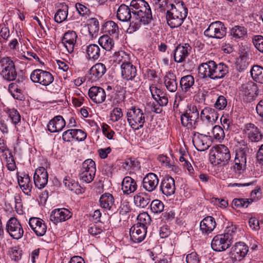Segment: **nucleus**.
<instances>
[{"label":"nucleus","mask_w":263,"mask_h":263,"mask_svg":"<svg viewBox=\"0 0 263 263\" xmlns=\"http://www.w3.org/2000/svg\"><path fill=\"white\" fill-rule=\"evenodd\" d=\"M133 17L129 28L135 31L141 24L147 25L151 23L153 16L148 3L144 0H132L130 3Z\"/></svg>","instance_id":"obj_1"},{"label":"nucleus","mask_w":263,"mask_h":263,"mask_svg":"<svg viewBox=\"0 0 263 263\" xmlns=\"http://www.w3.org/2000/svg\"><path fill=\"white\" fill-rule=\"evenodd\" d=\"M171 9L167 10L166 18L168 25L172 28L179 27L187 15V9L183 1L175 0L170 4Z\"/></svg>","instance_id":"obj_2"},{"label":"nucleus","mask_w":263,"mask_h":263,"mask_svg":"<svg viewBox=\"0 0 263 263\" xmlns=\"http://www.w3.org/2000/svg\"><path fill=\"white\" fill-rule=\"evenodd\" d=\"M199 116V111L195 105H187L185 111L181 115V123L188 129H195L197 125Z\"/></svg>","instance_id":"obj_3"},{"label":"nucleus","mask_w":263,"mask_h":263,"mask_svg":"<svg viewBox=\"0 0 263 263\" xmlns=\"http://www.w3.org/2000/svg\"><path fill=\"white\" fill-rule=\"evenodd\" d=\"M127 120L130 126L135 130H138L143 127L145 122V115L143 110L136 106L128 109Z\"/></svg>","instance_id":"obj_4"},{"label":"nucleus","mask_w":263,"mask_h":263,"mask_svg":"<svg viewBox=\"0 0 263 263\" xmlns=\"http://www.w3.org/2000/svg\"><path fill=\"white\" fill-rule=\"evenodd\" d=\"M231 158L230 151L223 144L216 145L210 150V159L212 164H219L227 162Z\"/></svg>","instance_id":"obj_5"},{"label":"nucleus","mask_w":263,"mask_h":263,"mask_svg":"<svg viewBox=\"0 0 263 263\" xmlns=\"http://www.w3.org/2000/svg\"><path fill=\"white\" fill-rule=\"evenodd\" d=\"M0 74L6 80L13 81L15 79L17 73L13 62L8 57L0 60Z\"/></svg>","instance_id":"obj_6"},{"label":"nucleus","mask_w":263,"mask_h":263,"mask_svg":"<svg viewBox=\"0 0 263 263\" xmlns=\"http://www.w3.org/2000/svg\"><path fill=\"white\" fill-rule=\"evenodd\" d=\"M30 77L33 83H39L45 86L49 85L54 80L53 76L50 72L40 69L34 70Z\"/></svg>","instance_id":"obj_7"},{"label":"nucleus","mask_w":263,"mask_h":263,"mask_svg":"<svg viewBox=\"0 0 263 263\" xmlns=\"http://www.w3.org/2000/svg\"><path fill=\"white\" fill-rule=\"evenodd\" d=\"M226 33L227 28L223 23L220 21L211 23L204 32L205 36L218 39L223 38L226 35Z\"/></svg>","instance_id":"obj_8"},{"label":"nucleus","mask_w":263,"mask_h":263,"mask_svg":"<svg viewBox=\"0 0 263 263\" xmlns=\"http://www.w3.org/2000/svg\"><path fill=\"white\" fill-rule=\"evenodd\" d=\"M6 229L10 236L13 239H20L24 234L23 227L20 222L15 217H11L8 220Z\"/></svg>","instance_id":"obj_9"},{"label":"nucleus","mask_w":263,"mask_h":263,"mask_svg":"<svg viewBox=\"0 0 263 263\" xmlns=\"http://www.w3.org/2000/svg\"><path fill=\"white\" fill-rule=\"evenodd\" d=\"M193 143L198 151H204L209 148L212 143L210 136L199 133H195L193 136Z\"/></svg>","instance_id":"obj_10"},{"label":"nucleus","mask_w":263,"mask_h":263,"mask_svg":"<svg viewBox=\"0 0 263 263\" xmlns=\"http://www.w3.org/2000/svg\"><path fill=\"white\" fill-rule=\"evenodd\" d=\"M243 133L247 137L248 140L251 142L260 141L263 135L260 129L254 124L249 123L245 125Z\"/></svg>","instance_id":"obj_11"},{"label":"nucleus","mask_w":263,"mask_h":263,"mask_svg":"<svg viewBox=\"0 0 263 263\" xmlns=\"http://www.w3.org/2000/svg\"><path fill=\"white\" fill-rule=\"evenodd\" d=\"M192 47L188 43L177 45L173 52L175 62L178 63L184 62L189 56Z\"/></svg>","instance_id":"obj_12"},{"label":"nucleus","mask_w":263,"mask_h":263,"mask_svg":"<svg viewBox=\"0 0 263 263\" xmlns=\"http://www.w3.org/2000/svg\"><path fill=\"white\" fill-rule=\"evenodd\" d=\"M247 157L245 149L240 148L236 151L233 169L238 175L242 174L246 169Z\"/></svg>","instance_id":"obj_13"},{"label":"nucleus","mask_w":263,"mask_h":263,"mask_svg":"<svg viewBox=\"0 0 263 263\" xmlns=\"http://www.w3.org/2000/svg\"><path fill=\"white\" fill-rule=\"evenodd\" d=\"M228 238L225 237L222 234L217 235L214 237L211 242L212 249L217 252L223 251L232 245Z\"/></svg>","instance_id":"obj_14"},{"label":"nucleus","mask_w":263,"mask_h":263,"mask_svg":"<svg viewBox=\"0 0 263 263\" xmlns=\"http://www.w3.org/2000/svg\"><path fill=\"white\" fill-rule=\"evenodd\" d=\"M29 226L38 237L44 236L47 231V225L45 221L37 217H31L29 220Z\"/></svg>","instance_id":"obj_15"},{"label":"nucleus","mask_w":263,"mask_h":263,"mask_svg":"<svg viewBox=\"0 0 263 263\" xmlns=\"http://www.w3.org/2000/svg\"><path fill=\"white\" fill-rule=\"evenodd\" d=\"M77 38V35L73 31H69L64 33L61 44L68 53H71L74 51Z\"/></svg>","instance_id":"obj_16"},{"label":"nucleus","mask_w":263,"mask_h":263,"mask_svg":"<svg viewBox=\"0 0 263 263\" xmlns=\"http://www.w3.org/2000/svg\"><path fill=\"white\" fill-rule=\"evenodd\" d=\"M88 96L94 103L101 104L105 101L106 94L103 88L99 86H92L89 89Z\"/></svg>","instance_id":"obj_17"},{"label":"nucleus","mask_w":263,"mask_h":263,"mask_svg":"<svg viewBox=\"0 0 263 263\" xmlns=\"http://www.w3.org/2000/svg\"><path fill=\"white\" fill-rule=\"evenodd\" d=\"M159 179L153 173H148L143 179L142 187L148 192H152L157 188Z\"/></svg>","instance_id":"obj_18"},{"label":"nucleus","mask_w":263,"mask_h":263,"mask_svg":"<svg viewBox=\"0 0 263 263\" xmlns=\"http://www.w3.org/2000/svg\"><path fill=\"white\" fill-rule=\"evenodd\" d=\"M106 71V68L104 64L101 63H97L89 70L87 78L91 82H96L102 77Z\"/></svg>","instance_id":"obj_19"},{"label":"nucleus","mask_w":263,"mask_h":263,"mask_svg":"<svg viewBox=\"0 0 263 263\" xmlns=\"http://www.w3.org/2000/svg\"><path fill=\"white\" fill-rule=\"evenodd\" d=\"M33 179L34 184L38 189L44 188L48 180L47 171L43 167L36 169L34 174Z\"/></svg>","instance_id":"obj_20"},{"label":"nucleus","mask_w":263,"mask_h":263,"mask_svg":"<svg viewBox=\"0 0 263 263\" xmlns=\"http://www.w3.org/2000/svg\"><path fill=\"white\" fill-rule=\"evenodd\" d=\"M71 217V213L67 209H55L51 212L50 219L54 223L65 221Z\"/></svg>","instance_id":"obj_21"},{"label":"nucleus","mask_w":263,"mask_h":263,"mask_svg":"<svg viewBox=\"0 0 263 263\" xmlns=\"http://www.w3.org/2000/svg\"><path fill=\"white\" fill-rule=\"evenodd\" d=\"M149 90L153 98L156 101V103L161 105H166L167 104L168 97L166 92L158 88L154 84L149 86Z\"/></svg>","instance_id":"obj_22"},{"label":"nucleus","mask_w":263,"mask_h":263,"mask_svg":"<svg viewBox=\"0 0 263 263\" xmlns=\"http://www.w3.org/2000/svg\"><path fill=\"white\" fill-rule=\"evenodd\" d=\"M146 233V228L135 224L130 229V239L134 243L141 242L145 238Z\"/></svg>","instance_id":"obj_23"},{"label":"nucleus","mask_w":263,"mask_h":263,"mask_svg":"<svg viewBox=\"0 0 263 263\" xmlns=\"http://www.w3.org/2000/svg\"><path fill=\"white\" fill-rule=\"evenodd\" d=\"M160 191L166 196H170L175 193V185L173 178L166 176L162 180L160 184Z\"/></svg>","instance_id":"obj_24"},{"label":"nucleus","mask_w":263,"mask_h":263,"mask_svg":"<svg viewBox=\"0 0 263 263\" xmlns=\"http://www.w3.org/2000/svg\"><path fill=\"white\" fill-rule=\"evenodd\" d=\"M121 76L126 80H133L137 75V68L131 62L120 66Z\"/></svg>","instance_id":"obj_25"},{"label":"nucleus","mask_w":263,"mask_h":263,"mask_svg":"<svg viewBox=\"0 0 263 263\" xmlns=\"http://www.w3.org/2000/svg\"><path fill=\"white\" fill-rule=\"evenodd\" d=\"M213 61H209L208 62L200 64L198 68L199 76L202 79L209 78L213 80Z\"/></svg>","instance_id":"obj_26"},{"label":"nucleus","mask_w":263,"mask_h":263,"mask_svg":"<svg viewBox=\"0 0 263 263\" xmlns=\"http://www.w3.org/2000/svg\"><path fill=\"white\" fill-rule=\"evenodd\" d=\"M201 120L208 123L213 125L218 118V114L214 109L205 107L201 112Z\"/></svg>","instance_id":"obj_27"},{"label":"nucleus","mask_w":263,"mask_h":263,"mask_svg":"<svg viewBox=\"0 0 263 263\" xmlns=\"http://www.w3.org/2000/svg\"><path fill=\"white\" fill-rule=\"evenodd\" d=\"M66 126V122L61 116H57L51 119L48 124V130L51 133L61 131Z\"/></svg>","instance_id":"obj_28"},{"label":"nucleus","mask_w":263,"mask_h":263,"mask_svg":"<svg viewBox=\"0 0 263 263\" xmlns=\"http://www.w3.org/2000/svg\"><path fill=\"white\" fill-rule=\"evenodd\" d=\"M163 81L166 89L170 92H175L178 87L177 78L171 70L167 72L163 78Z\"/></svg>","instance_id":"obj_29"},{"label":"nucleus","mask_w":263,"mask_h":263,"mask_svg":"<svg viewBox=\"0 0 263 263\" xmlns=\"http://www.w3.org/2000/svg\"><path fill=\"white\" fill-rule=\"evenodd\" d=\"M216 225L214 218L212 216H207L200 222V230L202 234L208 235L214 230Z\"/></svg>","instance_id":"obj_30"},{"label":"nucleus","mask_w":263,"mask_h":263,"mask_svg":"<svg viewBox=\"0 0 263 263\" xmlns=\"http://www.w3.org/2000/svg\"><path fill=\"white\" fill-rule=\"evenodd\" d=\"M248 247L243 242H239L235 244L232 251V255L236 260H241L247 254Z\"/></svg>","instance_id":"obj_31"},{"label":"nucleus","mask_w":263,"mask_h":263,"mask_svg":"<svg viewBox=\"0 0 263 263\" xmlns=\"http://www.w3.org/2000/svg\"><path fill=\"white\" fill-rule=\"evenodd\" d=\"M258 90L257 85L252 81H249L241 85L239 91L242 95L249 98H253Z\"/></svg>","instance_id":"obj_32"},{"label":"nucleus","mask_w":263,"mask_h":263,"mask_svg":"<svg viewBox=\"0 0 263 263\" xmlns=\"http://www.w3.org/2000/svg\"><path fill=\"white\" fill-rule=\"evenodd\" d=\"M137 189V182L134 179L129 176L124 178L122 182V190L124 194L133 193Z\"/></svg>","instance_id":"obj_33"},{"label":"nucleus","mask_w":263,"mask_h":263,"mask_svg":"<svg viewBox=\"0 0 263 263\" xmlns=\"http://www.w3.org/2000/svg\"><path fill=\"white\" fill-rule=\"evenodd\" d=\"M132 10L131 7L125 5H121L117 11V18L122 22H128L132 18Z\"/></svg>","instance_id":"obj_34"},{"label":"nucleus","mask_w":263,"mask_h":263,"mask_svg":"<svg viewBox=\"0 0 263 263\" xmlns=\"http://www.w3.org/2000/svg\"><path fill=\"white\" fill-rule=\"evenodd\" d=\"M214 68L213 69V80L223 78L229 72L228 66L223 63L218 64L214 61Z\"/></svg>","instance_id":"obj_35"},{"label":"nucleus","mask_w":263,"mask_h":263,"mask_svg":"<svg viewBox=\"0 0 263 263\" xmlns=\"http://www.w3.org/2000/svg\"><path fill=\"white\" fill-rule=\"evenodd\" d=\"M85 50L87 58L89 60L97 61L99 59L101 55V49L97 44H91L87 45Z\"/></svg>","instance_id":"obj_36"},{"label":"nucleus","mask_w":263,"mask_h":263,"mask_svg":"<svg viewBox=\"0 0 263 263\" xmlns=\"http://www.w3.org/2000/svg\"><path fill=\"white\" fill-rule=\"evenodd\" d=\"M102 30L104 33L118 37L119 34V28L117 24L114 21H109L105 23L102 27Z\"/></svg>","instance_id":"obj_37"},{"label":"nucleus","mask_w":263,"mask_h":263,"mask_svg":"<svg viewBox=\"0 0 263 263\" xmlns=\"http://www.w3.org/2000/svg\"><path fill=\"white\" fill-rule=\"evenodd\" d=\"M135 204L140 208H145L149 204L151 199L145 193H138L134 196Z\"/></svg>","instance_id":"obj_38"},{"label":"nucleus","mask_w":263,"mask_h":263,"mask_svg":"<svg viewBox=\"0 0 263 263\" xmlns=\"http://www.w3.org/2000/svg\"><path fill=\"white\" fill-rule=\"evenodd\" d=\"M195 83L194 78L191 75L182 77L180 80V85L182 90L184 92L190 91Z\"/></svg>","instance_id":"obj_39"},{"label":"nucleus","mask_w":263,"mask_h":263,"mask_svg":"<svg viewBox=\"0 0 263 263\" xmlns=\"http://www.w3.org/2000/svg\"><path fill=\"white\" fill-rule=\"evenodd\" d=\"M115 199L113 196L109 193L102 195L99 199L100 205L106 210H110L114 204Z\"/></svg>","instance_id":"obj_40"},{"label":"nucleus","mask_w":263,"mask_h":263,"mask_svg":"<svg viewBox=\"0 0 263 263\" xmlns=\"http://www.w3.org/2000/svg\"><path fill=\"white\" fill-rule=\"evenodd\" d=\"M18 183L23 192L26 195H30L32 189V184L28 175L18 179Z\"/></svg>","instance_id":"obj_41"},{"label":"nucleus","mask_w":263,"mask_h":263,"mask_svg":"<svg viewBox=\"0 0 263 263\" xmlns=\"http://www.w3.org/2000/svg\"><path fill=\"white\" fill-rule=\"evenodd\" d=\"M68 14V7L67 5H62L54 15V20L58 23H61L66 21Z\"/></svg>","instance_id":"obj_42"},{"label":"nucleus","mask_w":263,"mask_h":263,"mask_svg":"<svg viewBox=\"0 0 263 263\" xmlns=\"http://www.w3.org/2000/svg\"><path fill=\"white\" fill-rule=\"evenodd\" d=\"M99 45L106 51L111 50L114 47L115 43L112 39L107 35L101 36L98 40Z\"/></svg>","instance_id":"obj_43"},{"label":"nucleus","mask_w":263,"mask_h":263,"mask_svg":"<svg viewBox=\"0 0 263 263\" xmlns=\"http://www.w3.org/2000/svg\"><path fill=\"white\" fill-rule=\"evenodd\" d=\"M252 79L256 82L263 84V67L255 65L250 71Z\"/></svg>","instance_id":"obj_44"},{"label":"nucleus","mask_w":263,"mask_h":263,"mask_svg":"<svg viewBox=\"0 0 263 263\" xmlns=\"http://www.w3.org/2000/svg\"><path fill=\"white\" fill-rule=\"evenodd\" d=\"M247 33V30L243 26H235L231 29L230 34L235 40L243 38Z\"/></svg>","instance_id":"obj_45"},{"label":"nucleus","mask_w":263,"mask_h":263,"mask_svg":"<svg viewBox=\"0 0 263 263\" xmlns=\"http://www.w3.org/2000/svg\"><path fill=\"white\" fill-rule=\"evenodd\" d=\"M63 183L66 186L76 194H79L82 193L81 187L78 183L70 179L69 177L66 176L63 180Z\"/></svg>","instance_id":"obj_46"},{"label":"nucleus","mask_w":263,"mask_h":263,"mask_svg":"<svg viewBox=\"0 0 263 263\" xmlns=\"http://www.w3.org/2000/svg\"><path fill=\"white\" fill-rule=\"evenodd\" d=\"M236 226L232 223H228V226L226 227L224 234L225 237L228 238L230 241L232 242V240L234 239L237 233Z\"/></svg>","instance_id":"obj_47"},{"label":"nucleus","mask_w":263,"mask_h":263,"mask_svg":"<svg viewBox=\"0 0 263 263\" xmlns=\"http://www.w3.org/2000/svg\"><path fill=\"white\" fill-rule=\"evenodd\" d=\"M114 61L118 64L121 63V65H124L130 62L129 55L123 51L115 52Z\"/></svg>","instance_id":"obj_48"},{"label":"nucleus","mask_w":263,"mask_h":263,"mask_svg":"<svg viewBox=\"0 0 263 263\" xmlns=\"http://www.w3.org/2000/svg\"><path fill=\"white\" fill-rule=\"evenodd\" d=\"M137 223L136 225L143 227L147 229V226L150 223L151 221L149 215L146 212H143L139 214L137 217Z\"/></svg>","instance_id":"obj_49"},{"label":"nucleus","mask_w":263,"mask_h":263,"mask_svg":"<svg viewBox=\"0 0 263 263\" xmlns=\"http://www.w3.org/2000/svg\"><path fill=\"white\" fill-rule=\"evenodd\" d=\"M253 200L246 198H235L232 201V206L237 208H247L252 202Z\"/></svg>","instance_id":"obj_50"},{"label":"nucleus","mask_w":263,"mask_h":263,"mask_svg":"<svg viewBox=\"0 0 263 263\" xmlns=\"http://www.w3.org/2000/svg\"><path fill=\"white\" fill-rule=\"evenodd\" d=\"M91 170L90 173H89L88 171L80 170L79 176L82 181L88 183L93 180L95 174H93V170L92 168H91Z\"/></svg>","instance_id":"obj_51"},{"label":"nucleus","mask_w":263,"mask_h":263,"mask_svg":"<svg viewBox=\"0 0 263 263\" xmlns=\"http://www.w3.org/2000/svg\"><path fill=\"white\" fill-rule=\"evenodd\" d=\"M6 112L12 120V122L16 125L21 121V116L15 108H7Z\"/></svg>","instance_id":"obj_52"},{"label":"nucleus","mask_w":263,"mask_h":263,"mask_svg":"<svg viewBox=\"0 0 263 263\" xmlns=\"http://www.w3.org/2000/svg\"><path fill=\"white\" fill-rule=\"evenodd\" d=\"M75 7L79 14L82 17L87 18L90 13L89 8L86 5L77 3L75 5Z\"/></svg>","instance_id":"obj_53"},{"label":"nucleus","mask_w":263,"mask_h":263,"mask_svg":"<svg viewBox=\"0 0 263 263\" xmlns=\"http://www.w3.org/2000/svg\"><path fill=\"white\" fill-rule=\"evenodd\" d=\"M150 206L152 211L154 213H160L164 210L163 202L158 199L153 200Z\"/></svg>","instance_id":"obj_54"},{"label":"nucleus","mask_w":263,"mask_h":263,"mask_svg":"<svg viewBox=\"0 0 263 263\" xmlns=\"http://www.w3.org/2000/svg\"><path fill=\"white\" fill-rule=\"evenodd\" d=\"M224 129L219 125H215L212 130L214 138L218 140H223L225 137Z\"/></svg>","instance_id":"obj_55"},{"label":"nucleus","mask_w":263,"mask_h":263,"mask_svg":"<svg viewBox=\"0 0 263 263\" xmlns=\"http://www.w3.org/2000/svg\"><path fill=\"white\" fill-rule=\"evenodd\" d=\"M91 168H92L93 170V174H95L96 171L95 162L92 159H88L86 160L82 163L81 170L90 173V171L91 170Z\"/></svg>","instance_id":"obj_56"},{"label":"nucleus","mask_w":263,"mask_h":263,"mask_svg":"<svg viewBox=\"0 0 263 263\" xmlns=\"http://www.w3.org/2000/svg\"><path fill=\"white\" fill-rule=\"evenodd\" d=\"M227 105V100L223 96H219L217 98L214 105L215 108L221 110L224 109Z\"/></svg>","instance_id":"obj_57"},{"label":"nucleus","mask_w":263,"mask_h":263,"mask_svg":"<svg viewBox=\"0 0 263 263\" xmlns=\"http://www.w3.org/2000/svg\"><path fill=\"white\" fill-rule=\"evenodd\" d=\"M253 43L255 48L260 52L263 53V36L255 35L252 39Z\"/></svg>","instance_id":"obj_58"},{"label":"nucleus","mask_w":263,"mask_h":263,"mask_svg":"<svg viewBox=\"0 0 263 263\" xmlns=\"http://www.w3.org/2000/svg\"><path fill=\"white\" fill-rule=\"evenodd\" d=\"M74 139L78 141H84L87 137V134L85 132L81 129H73Z\"/></svg>","instance_id":"obj_59"},{"label":"nucleus","mask_w":263,"mask_h":263,"mask_svg":"<svg viewBox=\"0 0 263 263\" xmlns=\"http://www.w3.org/2000/svg\"><path fill=\"white\" fill-rule=\"evenodd\" d=\"M123 116L122 109L120 108H115L110 114L111 120L113 122L118 121Z\"/></svg>","instance_id":"obj_60"},{"label":"nucleus","mask_w":263,"mask_h":263,"mask_svg":"<svg viewBox=\"0 0 263 263\" xmlns=\"http://www.w3.org/2000/svg\"><path fill=\"white\" fill-rule=\"evenodd\" d=\"M89 31L90 33H95L99 30V23L98 20L96 18L91 19L90 23L88 26Z\"/></svg>","instance_id":"obj_61"},{"label":"nucleus","mask_w":263,"mask_h":263,"mask_svg":"<svg viewBox=\"0 0 263 263\" xmlns=\"http://www.w3.org/2000/svg\"><path fill=\"white\" fill-rule=\"evenodd\" d=\"M186 263H198L199 262V258L197 253L193 252L186 255Z\"/></svg>","instance_id":"obj_62"},{"label":"nucleus","mask_w":263,"mask_h":263,"mask_svg":"<svg viewBox=\"0 0 263 263\" xmlns=\"http://www.w3.org/2000/svg\"><path fill=\"white\" fill-rule=\"evenodd\" d=\"M73 129H68L63 133L62 139L65 142H70L72 139H74Z\"/></svg>","instance_id":"obj_63"},{"label":"nucleus","mask_w":263,"mask_h":263,"mask_svg":"<svg viewBox=\"0 0 263 263\" xmlns=\"http://www.w3.org/2000/svg\"><path fill=\"white\" fill-rule=\"evenodd\" d=\"M156 6L158 9H160L161 12L165 11L166 10L167 1L166 0H154Z\"/></svg>","instance_id":"obj_64"}]
</instances>
